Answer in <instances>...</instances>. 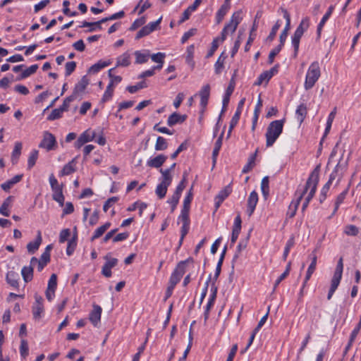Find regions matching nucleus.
I'll return each instance as SVG.
<instances>
[{"mask_svg": "<svg viewBox=\"0 0 361 361\" xmlns=\"http://www.w3.org/2000/svg\"><path fill=\"white\" fill-rule=\"evenodd\" d=\"M319 171H320V166H317L315 167V169L310 174L303 190L301 192H299V190H297L296 193H295V195H298V197L302 194V197H303L304 195L310 190L308 195H307V197L305 199V200L308 202L309 203L311 201V200L313 198V197L316 192V190H317V185L319 183Z\"/></svg>", "mask_w": 361, "mask_h": 361, "instance_id": "f257e3e1", "label": "nucleus"}, {"mask_svg": "<svg viewBox=\"0 0 361 361\" xmlns=\"http://www.w3.org/2000/svg\"><path fill=\"white\" fill-rule=\"evenodd\" d=\"M319 171H320V166H317L315 167V169L310 174L303 190L301 192H299V190H297L296 193H295V195H298V197L302 194V197H303L304 195L310 190L308 195H307V197L305 199V200L308 202L309 203L311 201V200L313 198V197L316 192V190H317V185L319 183Z\"/></svg>", "mask_w": 361, "mask_h": 361, "instance_id": "f03ea898", "label": "nucleus"}, {"mask_svg": "<svg viewBox=\"0 0 361 361\" xmlns=\"http://www.w3.org/2000/svg\"><path fill=\"white\" fill-rule=\"evenodd\" d=\"M283 123V120H276L269 124L265 134L267 147H271L282 133Z\"/></svg>", "mask_w": 361, "mask_h": 361, "instance_id": "7ed1b4c3", "label": "nucleus"}, {"mask_svg": "<svg viewBox=\"0 0 361 361\" xmlns=\"http://www.w3.org/2000/svg\"><path fill=\"white\" fill-rule=\"evenodd\" d=\"M321 75L319 64L317 61L312 62L306 74L304 87L306 90L312 89Z\"/></svg>", "mask_w": 361, "mask_h": 361, "instance_id": "20e7f679", "label": "nucleus"}, {"mask_svg": "<svg viewBox=\"0 0 361 361\" xmlns=\"http://www.w3.org/2000/svg\"><path fill=\"white\" fill-rule=\"evenodd\" d=\"M49 183L53 191L52 198L57 202L61 207L64 204L65 197L63 194V185H59L54 174H51L49 178Z\"/></svg>", "mask_w": 361, "mask_h": 361, "instance_id": "39448f33", "label": "nucleus"}, {"mask_svg": "<svg viewBox=\"0 0 361 361\" xmlns=\"http://www.w3.org/2000/svg\"><path fill=\"white\" fill-rule=\"evenodd\" d=\"M192 262L193 259L192 257H189L184 261L180 262L170 277L169 284L176 286L185 272L186 264Z\"/></svg>", "mask_w": 361, "mask_h": 361, "instance_id": "423d86ee", "label": "nucleus"}, {"mask_svg": "<svg viewBox=\"0 0 361 361\" xmlns=\"http://www.w3.org/2000/svg\"><path fill=\"white\" fill-rule=\"evenodd\" d=\"M124 16H125L124 11H121L118 13L111 15L109 17L104 18L102 20L97 21V22L90 23V22H87V21H83L82 23V25L80 27H86V26L97 25L98 27L99 30H101L102 29V26H101L102 23H106L109 20H114L122 18Z\"/></svg>", "mask_w": 361, "mask_h": 361, "instance_id": "0eeeda50", "label": "nucleus"}, {"mask_svg": "<svg viewBox=\"0 0 361 361\" xmlns=\"http://www.w3.org/2000/svg\"><path fill=\"white\" fill-rule=\"evenodd\" d=\"M89 82L90 80L87 75L82 76L80 80L75 84L72 95H73L76 99L79 98V99H81L87 86L89 85Z\"/></svg>", "mask_w": 361, "mask_h": 361, "instance_id": "6e6552de", "label": "nucleus"}, {"mask_svg": "<svg viewBox=\"0 0 361 361\" xmlns=\"http://www.w3.org/2000/svg\"><path fill=\"white\" fill-rule=\"evenodd\" d=\"M56 143V141L54 135L48 131H45L43 135V139L39 145V147L50 151L54 149Z\"/></svg>", "mask_w": 361, "mask_h": 361, "instance_id": "1a4fd4ad", "label": "nucleus"}, {"mask_svg": "<svg viewBox=\"0 0 361 361\" xmlns=\"http://www.w3.org/2000/svg\"><path fill=\"white\" fill-rule=\"evenodd\" d=\"M198 95L200 97L201 114H203L208 104L210 95V85L209 84L204 85L198 92Z\"/></svg>", "mask_w": 361, "mask_h": 361, "instance_id": "9d476101", "label": "nucleus"}, {"mask_svg": "<svg viewBox=\"0 0 361 361\" xmlns=\"http://www.w3.org/2000/svg\"><path fill=\"white\" fill-rule=\"evenodd\" d=\"M258 202V195L256 191H252L249 195V197L247 199V213L249 216H250L256 207V205Z\"/></svg>", "mask_w": 361, "mask_h": 361, "instance_id": "9b49d317", "label": "nucleus"}, {"mask_svg": "<svg viewBox=\"0 0 361 361\" xmlns=\"http://www.w3.org/2000/svg\"><path fill=\"white\" fill-rule=\"evenodd\" d=\"M231 191L232 189L231 186L227 185L218 193L215 198L216 209L220 207L221 204L231 194Z\"/></svg>", "mask_w": 361, "mask_h": 361, "instance_id": "f8f14e48", "label": "nucleus"}, {"mask_svg": "<svg viewBox=\"0 0 361 361\" xmlns=\"http://www.w3.org/2000/svg\"><path fill=\"white\" fill-rule=\"evenodd\" d=\"M19 274L14 271H9L6 276V281L11 287L18 289L19 287Z\"/></svg>", "mask_w": 361, "mask_h": 361, "instance_id": "ddd939ff", "label": "nucleus"}, {"mask_svg": "<svg viewBox=\"0 0 361 361\" xmlns=\"http://www.w3.org/2000/svg\"><path fill=\"white\" fill-rule=\"evenodd\" d=\"M186 115H180L177 112H174L169 116L167 120V125L171 127L178 123H183L186 120Z\"/></svg>", "mask_w": 361, "mask_h": 361, "instance_id": "4468645a", "label": "nucleus"}, {"mask_svg": "<svg viewBox=\"0 0 361 361\" xmlns=\"http://www.w3.org/2000/svg\"><path fill=\"white\" fill-rule=\"evenodd\" d=\"M102 307L97 305L93 306V310L90 312L89 319L94 326L100 322Z\"/></svg>", "mask_w": 361, "mask_h": 361, "instance_id": "2eb2a0df", "label": "nucleus"}, {"mask_svg": "<svg viewBox=\"0 0 361 361\" xmlns=\"http://www.w3.org/2000/svg\"><path fill=\"white\" fill-rule=\"evenodd\" d=\"M42 241L41 232L38 231L35 241L30 242L27 245V250L30 254H34L39 249Z\"/></svg>", "mask_w": 361, "mask_h": 361, "instance_id": "dca6fc26", "label": "nucleus"}, {"mask_svg": "<svg viewBox=\"0 0 361 361\" xmlns=\"http://www.w3.org/2000/svg\"><path fill=\"white\" fill-rule=\"evenodd\" d=\"M167 159V157L164 154H159L153 159L147 161V166L153 168H160Z\"/></svg>", "mask_w": 361, "mask_h": 361, "instance_id": "f3484780", "label": "nucleus"}, {"mask_svg": "<svg viewBox=\"0 0 361 361\" xmlns=\"http://www.w3.org/2000/svg\"><path fill=\"white\" fill-rule=\"evenodd\" d=\"M341 278H342V275H339V274L337 275L336 274H334V276H333V278H332L331 282V287H330V289L329 290V293L327 295L328 300H331V298H332L334 292L336 291V290L337 289V288L340 283Z\"/></svg>", "mask_w": 361, "mask_h": 361, "instance_id": "a211bd4d", "label": "nucleus"}, {"mask_svg": "<svg viewBox=\"0 0 361 361\" xmlns=\"http://www.w3.org/2000/svg\"><path fill=\"white\" fill-rule=\"evenodd\" d=\"M34 268L31 264L29 266H24L21 270V275L25 283L31 281L33 279Z\"/></svg>", "mask_w": 361, "mask_h": 361, "instance_id": "6ab92c4d", "label": "nucleus"}, {"mask_svg": "<svg viewBox=\"0 0 361 361\" xmlns=\"http://www.w3.org/2000/svg\"><path fill=\"white\" fill-rule=\"evenodd\" d=\"M304 32H300L298 30H295L293 36L292 37V44L294 47V56L296 57L298 55V49H299V45H300V41L303 35Z\"/></svg>", "mask_w": 361, "mask_h": 361, "instance_id": "aec40b11", "label": "nucleus"}, {"mask_svg": "<svg viewBox=\"0 0 361 361\" xmlns=\"http://www.w3.org/2000/svg\"><path fill=\"white\" fill-rule=\"evenodd\" d=\"M165 56H166V54L164 53H161V52H158V53L154 54L151 56L152 60L154 62L158 63L157 66H153L154 69L161 70L162 68Z\"/></svg>", "mask_w": 361, "mask_h": 361, "instance_id": "412c9836", "label": "nucleus"}, {"mask_svg": "<svg viewBox=\"0 0 361 361\" xmlns=\"http://www.w3.org/2000/svg\"><path fill=\"white\" fill-rule=\"evenodd\" d=\"M231 6L230 2L224 1V3L221 5V8L219 9L216 13V22L217 23H220L228 11L229 10Z\"/></svg>", "mask_w": 361, "mask_h": 361, "instance_id": "4be33fe9", "label": "nucleus"}, {"mask_svg": "<svg viewBox=\"0 0 361 361\" xmlns=\"http://www.w3.org/2000/svg\"><path fill=\"white\" fill-rule=\"evenodd\" d=\"M302 199V194L301 195H299L297 197V200L295 202H292L290 203V204L289 205L287 215H288L290 218H293L295 215L296 211L298 209V207Z\"/></svg>", "mask_w": 361, "mask_h": 361, "instance_id": "5701e85b", "label": "nucleus"}, {"mask_svg": "<svg viewBox=\"0 0 361 361\" xmlns=\"http://www.w3.org/2000/svg\"><path fill=\"white\" fill-rule=\"evenodd\" d=\"M110 226H111V223L106 222L104 225L97 228L95 230V231L94 232L93 235L91 237V239H90L91 241H94L96 239L101 237Z\"/></svg>", "mask_w": 361, "mask_h": 361, "instance_id": "b1692460", "label": "nucleus"}, {"mask_svg": "<svg viewBox=\"0 0 361 361\" xmlns=\"http://www.w3.org/2000/svg\"><path fill=\"white\" fill-rule=\"evenodd\" d=\"M22 147L23 146L20 142H17L15 143L14 149L11 155V162L13 164H16L18 162L19 157L21 154Z\"/></svg>", "mask_w": 361, "mask_h": 361, "instance_id": "393cba45", "label": "nucleus"}, {"mask_svg": "<svg viewBox=\"0 0 361 361\" xmlns=\"http://www.w3.org/2000/svg\"><path fill=\"white\" fill-rule=\"evenodd\" d=\"M307 114V106L305 104L299 105L296 109L295 114L300 123H302Z\"/></svg>", "mask_w": 361, "mask_h": 361, "instance_id": "a878e982", "label": "nucleus"}, {"mask_svg": "<svg viewBox=\"0 0 361 361\" xmlns=\"http://www.w3.org/2000/svg\"><path fill=\"white\" fill-rule=\"evenodd\" d=\"M37 64L32 65L31 66L23 71L22 73L17 77L16 80H21L29 77L30 75L34 74L37 71Z\"/></svg>", "mask_w": 361, "mask_h": 361, "instance_id": "bb28decb", "label": "nucleus"}, {"mask_svg": "<svg viewBox=\"0 0 361 361\" xmlns=\"http://www.w3.org/2000/svg\"><path fill=\"white\" fill-rule=\"evenodd\" d=\"M130 64V56L127 52L123 54L117 58L116 66L126 67Z\"/></svg>", "mask_w": 361, "mask_h": 361, "instance_id": "cd10ccee", "label": "nucleus"}, {"mask_svg": "<svg viewBox=\"0 0 361 361\" xmlns=\"http://www.w3.org/2000/svg\"><path fill=\"white\" fill-rule=\"evenodd\" d=\"M75 159H72L67 164H66L60 172V176H68L75 171L74 166Z\"/></svg>", "mask_w": 361, "mask_h": 361, "instance_id": "c85d7f7f", "label": "nucleus"}, {"mask_svg": "<svg viewBox=\"0 0 361 361\" xmlns=\"http://www.w3.org/2000/svg\"><path fill=\"white\" fill-rule=\"evenodd\" d=\"M211 290H212V294L210 295L209 301L206 306V309H207V310L212 309V307H213V305L214 304L216 298L217 287L216 286V285H214V283H212Z\"/></svg>", "mask_w": 361, "mask_h": 361, "instance_id": "c756f323", "label": "nucleus"}, {"mask_svg": "<svg viewBox=\"0 0 361 361\" xmlns=\"http://www.w3.org/2000/svg\"><path fill=\"white\" fill-rule=\"evenodd\" d=\"M241 13L242 11L240 10L233 13V14L231 16L230 22L231 23V24L233 23L232 27V32H234L235 31L238 24L242 20Z\"/></svg>", "mask_w": 361, "mask_h": 361, "instance_id": "7c9ffc66", "label": "nucleus"}, {"mask_svg": "<svg viewBox=\"0 0 361 361\" xmlns=\"http://www.w3.org/2000/svg\"><path fill=\"white\" fill-rule=\"evenodd\" d=\"M161 173V183L170 185L172 182V175L171 173V169H160Z\"/></svg>", "mask_w": 361, "mask_h": 361, "instance_id": "2f4dec72", "label": "nucleus"}, {"mask_svg": "<svg viewBox=\"0 0 361 361\" xmlns=\"http://www.w3.org/2000/svg\"><path fill=\"white\" fill-rule=\"evenodd\" d=\"M109 62L99 61L97 63L92 65L90 68L88 72L90 73L95 74L101 71L102 68L109 65Z\"/></svg>", "mask_w": 361, "mask_h": 361, "instance_id": "473e14b6", "label": "nucleus"}, {"mask_svg": "<svg viewBox=\"0 0 361 361\" xmlns=\"http://www.w3.org/2000/svg\"><path fill=\"white\" fill-rule=\"evenodd\" d=\"M226 57L227 56L225 54V53L222 52L219 56V59H217L214 65L215 73L216 74L221 73L222 69L224 68V61L226 59Z\"/></svg>", "mask_w": 361, "mask_h": 361, "instance_id": "72a5a7b5", "label": "nucleus"}, {"mask_svg": "<svg viewBox=\"0 0 361 361\" xmlns=\"http://www.w3.org/2000/svg\"><path fill=\"white\" fill-rule=\"evenodd\" d=\"M338 169V164L336 166L334 171L331 173L329 180H328V182L322 188V189L321 190V192L322 193L327 194L332 181L336 178V177L337 176Z\"/></svg>", "mask_w": 361, "mask_h": 361, "instance_id": "f704fd0d", "label": "nucleus"}, {"mask_svg": "<svg viewBox=\"0 0 361 361\" xmlns=\"http://www.w3.org/2000/svg\"><path fill=\"white\" fill-rule=\"evenodd\" d=\"M12 197H8L2 203L0 207V214L4 216H9L10 212L8 211V207L10 206L11 202Z\"/></svg>", "mask_w": 361, "mask_h": 361, "instance_id": "c9c22d12", "label": "nucleus"}, {"mask_svg": "<svg viewBox=\"0 0 361 361\" xmlns=\"http://www.w3.org/2000/svg\"><path fill=\"white\" fill-rule=\"evenodd\" d=\"M269 177L265 176L262 178L261 182V190L262 195L265 199L267 198L269 194Z\"/></svg>", "mask_w": 361, "mask_h": 361, "instance_id": "e433bc0d", "label": "nucleus"}, {"mask_svg": "<svg viewBox=\"0 0 361 361\" xmlns=\"http://www.w3.org/2000/svg\"><path fill=\"white\" fill-rule=\"evenodd\" d=\"M169 186V185H166V184L163 183L161 182L159 184H158L155 192L159 199H163L166 196Z\"/></svg>", "mask_w": 361, "mask_h": 361, "instance_id": "4c0bfd02", "label": "nucleus"}, {"mask_svg": "<svg viewBox=\"0 0 361 361\" xmlns=\"http://www.w3.org/2000/svg\"><path fill=\"white\" fill-rule=\"evenodd\" d=\"M168 147V143L166 140L161 137L159 136L157 139L154 148L157 151H162L165 150Z\"/></svg>", "mask_w": 361, "mask_h": 361, "instance_id": "58836bf2", "label": "nucleus"}, {"mask_svg": "<svg viewBox=\"0 0 361 361\" xmlns=\"http://www.w3.org/2000/svg\"><path fill=\"white\" fill-rule=\"evenodd\" d=\"M96 136L94 131L88 129L84 131L79 137L83 140V142H88L94 140Z\"/></svg>", "mask_w": 361, "mask_h": 361, "instance_id": "ea45409f", "label": "nucleus"}, {"mask_svg": "<svg viewBox=\"0 0 361 361\" xmlns=\"http://www.w3.org/2000/svg\"><path fill=\"white\" fill-rule=\"evenodd\" d=\"M348 192V189H345L343 192L338 195L335 202V207L332 213V216L334 215L338 209L340 204L343 202Z\"/></svg>", "mask_w": 361, "mask_h": 361, "instance_id": "a19ab883", "label": "nucleus"}, {"mask_svg": "<svg viewBox=\"0 0 361 361\" xmlns=\"http://www.w3.org/2000/svg\"><path fill=\"white\" fill-rule=\"evenodd\" d=\"M222 138H223V133L219 136V137L216 140L215 142V146L212 152V157H213V161L214 163L216 162V157L219 154V150L222 145Z\"/></svg>", "mask_w": 361, "mask_h": 361, "instance_id": "79ce46f5", "label": "nucleus"}, {"mask_svg": "<svg viewBox=\"0 0 361 361\" xmlns=\"http://www.w3.org/2000/svg\"><path fill=\"white\" fill-rule=\"evenodd\" d=\"M135 56L136 57L135 63L142 64L147 61L149 55L148 53H142L140 51H136Z\"/></svg>", "mask_w": 361, "mask_h": 361, "instance_id": "37998d69", "label": "nucleus"}, {"mask_svg": "<svg viewBox=\"0 0 361 361\" xmlns=\"http://www.w3.org/2000/svg\"><path fill=\"white\" fill-rule=\"evenodd\" d=\"M39 152L37 149H34L31 152L28 160H27V169H31L35 164L36 161L38 158Z\"/></svg>", "mask_w": 361, "mask_h": 361, "instance_id": "c03bdc74", "label": "nucleus"}, {"mask_svg": "<svg viewBox=\"0 0 361 361\" xmlns=\"http://www.w3.org/2000/svg\"><path fill=\"white\" fill-rule=\"evenodd\" d=\"M280 11L283 13V18L286 19V26H285L284 29L283 30V31L286 32V33H288V30H290V14L288 12V11L286 8H283V7L280 8Z\"/></svg>", "mask_w": 361, "mask_h": 361, "instance_id": "a18cd8bd", "label": "nucleus"}, {"mask_svg": "<svg viewBox=\"0 0 361 361\" xmlns=\"http://www.w3.org/2000/svg\"><path fill=\"white\" fill-rule=\"evenodd\" d=\"M257 150H256V152H255L254 154H252L250 159H249V161L247 162V164L243 167V170H242V172L243 173H248L250 171H251V169L253 168L254 165H255V157H256V155H257Z\"/></svg>", "mask_w": 361, "mask_h": 361, "instance_id": "49530a36", "label": "nucleus"}, {"mask_svg": "<svg viewBox=\"0 0 361 361\" xmlns=\"http://www.w3.org/2000/svg\"><path fill=\"white\" fill-rule=\"evenodd\" d=\"M44 311L43 304H33L32 306V314L35 319H39L41 317V314Z\"/></svg>", "mask_w": 361, "mask_h": 361, "instance_id": "de8ad7c7", "label": "nucleus"}, {"mask_svg": "<svg viewBox=\"0 0 361 361\" xmlns=\"http://www.w3.org/2000/svg\"><path fill=\"white\" fill-rule=\"evenodd\" d=\"M233 90L234 85L231 83L227 87L225 95L223 99V105L224 106V107L228 106L230 100V97L233 93Z\"/></svg>", "mask_w": 361, "mask_h": 361, "instance_id": "09e8293b", "label": "nucleus"}, {"mask_svg": "<svg viewBox=\"0 0 361 361\" xmlns=\"http://www.w3.org/2000/svg\"><path fill=\"white\" fill-rule=\"evenodd\" d=\"M317 250V248L314 249L309 256L310 258L311 259L312 262H311V264H310L307 270H309L313 273L315 271L316 266H317V257L316 255Z\"/></svg>", "mask_w": 361, "mask_h": 361, "instance_id": "8fccbe9b", "label": "nucleus"}, {"mask_svg": "<svg viewBox=\"0 0 361 361\" xmlns=\"http://www.w3.org/2000/svg\"><path fill=\"white\" fill-rule=\"evenodd\" d=\"M76 245H77V242H76V235L73 236L72 239H71L68 242V246H67V248H66V254L70 256L73 254V252H74L75 247H76Z\"/></svg>", "mask_w": 361, "mask_h": 361, "instance_id": "3c124183", "label": "nucleus"}, {"mask_svg": "<svg viewBox=\"0 0 361 361\" xmlns=\"http://www.w3.org/2000/svg\"><path fill=\"white\" fill-rule=\"evenodd\" d=\"M187 176H188L187 172H184L183 175V179L179 183V184L176 187V191L174 192L175 194L181 195L183 190L185 188V182H186Z\"/></svg>", "mask_w": 361, "mask_h": 361, "instance_id": "603ef678", "label": "nucleus"}, {"mask_svg": "<svg viewBox=\"0 0 361 361\" xmlns=\"http://www.w3.org/2000/svg\"><path fill=\"white\" fill-rule=\"evenodd\" d=\"M57 287V276L55 274H52L49 279L47 288L50 290H56Z\"/></svg>", "mask_w": 361, "mask_h": 361, "instance_id": "864d4df0", "label": "nucleus"}, {"mask_svg": "<svg viewBox=\"0 0 361 361\" xmlns=\"http://www.w3.org/2000/svg\"><path fill=\"white\" fill-rule=\"evenodd\" d=\"M336 108L329 114V117H328V119H327V122H326V128H325V132H324V135H326L329 133L330 129H331V125H332V123H333V121L335 118V116H336Z\"/></svg>", "mask_w": 361, "mask_h": 361, "instance_id": "5fc2aeb1", "label": "nucleus"}, {"mask_svg": "<svg viewBox=\"0 0 361 361\" xmlns=\"http://www.w3.org/2000/svg\"><path fill=\"white\" fill-rule=\"evenodd\" d=\"M63 111L60 108L54 109L51 114L48 116L47 120L54 121L62 116Z\"/></svg>", "mask_w": 361, "mask_h": 361, "instance_id": "6e6d98bb", "label": "nucleus"}, {"mask_svg": "<svg viewBox=\"0 0 361 361\" xmlns=\"http://www.w3.org/2000/svg\"><path fill=\"white\" fill-rule=\"evenodd\" d=\"M113 92H114V89H113L112 83H109L108 85V86L106 87V89L104 93L103 97L102 99V102H105L109 100L113 95Z\"/></svg>", "mask_w": 361, "mask_h": 361, "instance_id": "4d7b16f0", "label": "nucleus"}, {"mask_svg": "<svg viewBox=\"0 0 361 361\" xmlns=\"http://www.w3.org/2000/svg\"><path fill=\"white\" fill-rule=\"evenodd\" d=\"M270 79L271 78L267 71H264L259 75L257 81L255 82V85H261L264 81L267 83Z\"/></svg>", "mask_w": 361, "mask_h": 361, "instance_id": "13d9d810", "label": "nucleus"}, {"mask_svg": "<svg viewBox=\"0 0 361 361\" xmlns=\"http://www.w3.org/2000/svg\"><path fill=\"white\" fill-rule=\"evenodd\" d=\"M310 26V18L309 17H305L302 19L299 25L297 27V30H300L302 32H305Z\"/></svg>", "mask_w": 361, "mask_h": 361, "instance_id": "bf43d9fd", "label": "nucleus"}, {"mask_svg": "<svg viewBox=\"0 0 361 361\" xmlns=\"http://www.w3.org/2000/svg\"><path fill=\"white\" fill-rule=\"evenodd\" d=\"M20 353L23 357H26L28 355V344L26 340L23 339L20 342Z\"/></svg>", "mask_w": 361, "mask_h": 361, "instance_id": "052dcab7", "label": "nucleus"}, {"mask_svg": "<svg viewBox=\"0 0 361 361\" xmlns=\"http://www.w3.org/2000/svg\"><path fill=\"white\" fill-rule=\"evenodd\" d=\"M280 26H281V23H280L279 20H277L276 23H275V25L273 26V27L271 30V32L269 33V36L267 38V41L271 42L274 39V37H276V32H277L278 30L279 29Z\"/></svg>", "mask_w": 361, "mask_h": 361, "instance_id": "680f3d73", "label": "nucleus"}, {"mask_svg": "<svg viewBox=\"0 0 361 361\" xmlns=\"http://www.w3.org/2000/svg\"><path fill=\"white\" fill-rule=\"evenodd\" d=\"M195 47L194 45H190L187 49V57L186 61L188 63L194 66V61H192L193 54H194Z\"/></svg>", "mask_w": 361, "mask_h": 361, "instance_id": "e2e57ef3", "label": "nucleus"}, {"mask_svg": "<svg viewBox=\"0 0 361 361\" xmlns=\"http://www.w3.org/2000/svg\"><path fill=\"white\" fill-rule=\"evenodd\" d=\"M77 99L73 95H70L69 97H66L62 105L59 107L63 111H68L70 103L74 100Z\"/></svg>", "mask_w": 361, "mask_h": 361, "instance_id": "0e129e2a", "label": "nucleus"}, {"mask_svg": "<svg viewBox=\"0 0 361 361\" xmlns=\"http://www.w3.org/2000/svg\"><path fill=\"white\" fill-rule=\"evenodd\" d=\"M180 195L173 193L172 197L168 200V202L171 205V212H173L177 204H178Z\"/></svg>", "mask_w": 361, "mask_h": 361, "instance_id": "69168bd1", "label": "nucleus"}, {"mask_svg": "<svg viewBox=\"0 0 361 361\" xmlns=\"http://www.w3.org/2000/svg\"><path fill=\"white\" fill-rule=\"evenodd\" d=\"M281 49L282 47L278 45L270 51L268 58V63L269 64H271L274 62L275 56L281 51Z\"/></svg>", "mask_w": 361, "mask_h": 361, "instance_id": "338daca9", "label": "nucleus"}, {"mask_svg": "<svg viewBox=\"0 0 361 361\" xmlns=\"http://www.w3.org/2000/svg\"><path fill=\"white\" fill-rule=\"evenodd\" d=\"M146 22V20H145V18L143 16V17H141L138 19H136L131 25V26L130 27L129 30H135L137 28H138L139 27L143 25Z\"/></svg>", "mask_w": 361, "mask_h": 361, "instance_id": "774afa93", "label": "nucleus"}]
</instances>
